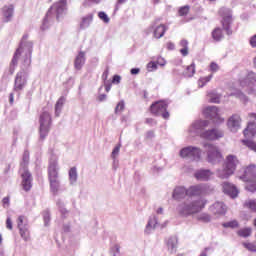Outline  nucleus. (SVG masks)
I'll return each mask as SVG.
<instances>
[{
	"instance_id": "f257e3e1",
	"label": "nucleus",
	"mask_w": 256,
	"mask_h": 256,
	"mask_svg": "<svg viewBox=\"0 0 256 256\" xmlns=\"http://www.w3.org/2000/svg\"><path fill=\"white\" fill-rule=\"evenodd\" d=\"M218 15L220 17V24L221 27H216L211 32V37L213 41L216 43H219L225 39V34H223V31H225L226 35L231 36L233 35V28L231 25L233 24V10L231 8L227 7H221L218 10Z\"/></svg>"
},
{
	"instance_id": "f03ea898",
	"label": "nucleus",
	"mask_w": 256,
	"mask_h": 256,
	"mask_svg": "<svg viewBox=\"0 0 256 256\" xmlns=\"http://www.w3.org/2000/svg\"><path fill=\"white\" fill-rule=\"evenodd\" d=\"M33 52L32 46H29L25 43H21L19 48L14 53L12 61L10 63V74L15 73V67L19 63L20 57H23L24 67H30L31 65V53Z\"/></svg>"
},
{
	"instance_id": "7ed1b4c3",
	"label": "nucleus",
	"mask_w": 256,
	"mask_h": 256,
	"mask_svg": "<svg viewBox=\"0 0 256 256\" xmlns=\"http://www.w3.org/2000/svg\"><path fill=\"white\" fill-rule=\"evenodd\" d=\"M205 205H207V200L205 199L187 200L178 206V213L182 217H189V215H195V213L203 211Z\"/></svg>"
},
{
	"instance_id": "20e7f679",
	"label": "nucleus",
	"mask_w": 256,
	"mask_h": 256,
	"mask_svg": "<svg viewBox=\"0 0 256 256\" xmlns=\"http://www.w3.org/2000/svg\"><path fill=\"white\" fill-rule=\"evenodd\" d=\"M241 162L239 158L233 154L226 156L225 161L223 163V168L218 171V176L220 179H229L231 175H234L235 171H237V166Z\"/></svg>"
},
{
	"instance_id": "39448f33",
	"label": "nucleus",
	"mask_w": 256,
	"mask_h": 256,
	"mask_svg": "<svg viewBox=\"0 0 256 256\" xmlns=\"http://www.w3.org/2000/svg\"><path fill=\"white\" fill-rule=\"evenodd\" d=\"M242 181H245L246 189L251 193L256 191V165L250 164L242 168V173L239 175Z\"/></svg>"
},
{
	"instance_id": "423d86ee",
	"label": "nucleus",
	"mask_w": 256,
	"mask_h": 256,
	"mask_svg": "<svg viewBox=\"0 0 256 256\" xmlns=\"http://www.w3.org/2000/svg\"><path fill=\"white\" fill-rule=\"evenodd\" d=\"M169 107V103L165 100L156 101L150 106V113L155 115L156 117H162L163 119H169V111L167 108Z\"/></svg>"
},
{
	"instance_id": "0eeeda50",
	"label": "nucleus",
	"mask_w": 256,
	"mask_h": 256,
	"mask_svg": "<svg viewBox=\"0 0 256 256\" xmlns=\"http://www.w3.org/2000/svg\"><path fill=\"white\" fill-rule=\"evenodd\" d=\"M48 181L52 193L59 191V171H57V162H52L48 167Z\"/></svg>"
},
{
	"instance_id": "6e6552de",
	"label": "nucleus",
	"mask_w": 256,
	"mask_h": 256,
	"mask_svg": "<svg viewBox=\"0 0 256 256\" xmlns=\"http://www.w3.org/2000/svg\"><path fill=\"white\" fill-rule=\"evenodd\" d=\"M51 121V114L47 111L42 112L39 118V133L41 139H45V137L49 135V131L51 129Z\"/></svg>"
},
{
	"instance_id": "1a4fd4ad",
	"label": "nucleus",
	"mask_w": 256,
	"mask_h": 256,
	"mask_svg": "<svg viewBox=\"0 0 256 256\" xmlns=\"http://www.w3.org/2000/svg\"><path fill=\"white\" fill-rule=\"evenodd\" d=\"M204 149L207 151V159L209 163H219L223 161V154L219 148L213 144H204Z\"/></svg>"
},
{
	"instance_id": "9d476101",
	"label": "nucleus",
	"mask_w": 256,
	"mask_h": 256,
	"mask_svg": "<svg viewBox=\"0 0 256 256\" xmlns=\"http://www.w3.org/2000/svg\"><path fill=\"white\" fill-rule=\"evenodd\" d=\"M180 157H182V159L199 161V159H201V150L197 147L188 146L180 150Z\"/></svg>"
},
{
	"instance_id": "9b49d317",
	"label": "nucleus",
	"mask_w": 256,
	"mask_h": 256,
	"mask_svg": "<svg viewBox=\"0 0 256 256\" xmlns=\"http://www.w3.org/2000/svg\"><path fill=\"white\" fill-rule=\"evenodd\" d=\"M203 115L206 119H211L213 123L219 124L225 121L224 118H221L219 115V108L217 106H208L203 110Z\"/></svg>"
},
{
	"instance_id": "f8f14e48",
	"label": "nucleus",
	"mask_w": 256,
	"mask_h": 256,
	"mask_svg": "<svg viewBox=\"0 0 256 256\" xmlns=\"http://www.w3.org/2000/svg\"><path fill=\"white\" fill-rule=\"evenodd\" d=\"M21 173V186L23 191L26 193H29L31 189L33 188V176L31 175V172H29L28 168H24L23 171H20Z\"/></svg>"
},
{
	"instance_id": "ddd939ff",
	"label": "nucleus",
	"mask_w": 256,
	"mask_h": 256,
	"mask_svg": "<svg viewBox=\"0 0 256 256\" xmlns=\"http://www.w3.org/2000/svg\"><path fill=\"white\" fill-rule=\"evenodd\" d=\"M159 19L154 20L151 29L153 30V37L155 39H161L165 35V32L169 29L165 24H157Z\"/></svg>"
},
{
	"instance_id": "4468645a",
	"label": "nucleus",
	"mask_w": 256,
	"mask_h": 256,
	"mask_svg": "<svg viewBox=\"0 0 256 256\" xmlns=\"http://www.w3.org/2000/svg\"><path fill=\"white\" fill-rule=\"evenodd\" d=\"M200 136L202 139H207L208 141H217V139H221V137H223V131L214 128L202 132Z\"/></svg>"
},
{
	"instance_id": "2eb2a0df",
	"label": "nucleus",
	"mask_w": 256,
	"mask_h": 256,
	"mask_svg": "<svg viewBox=\"0 0 256 256\" xmlns=\"http://www.w3.org/2000/svg\"><path fill=\"white\" fill-rule=\"evenodd\" d=\"M67 9V2L65 0H61L60 2L54 4L49 11L47 12L46 17H51L52 13H56V17L58 18L63 11Z\"/></svg>"
},
{
	"instance_id": "dca6fc26",
	"label": "nucleus",
	"mask_w": 256,
	"mask_h": 256,
	"mask_svg": "<svg viewBox=\"0 0 256 256\" xmlns=\"http://www.w3.org/2000/svg\"><path fill=\"white\" fill-rule=\"evenodd\" d=\"M27 85V79L25 78V72L20 71L16 74L14 82V91H23V87Z\"/></svg>"
},
{
	"instance_id": "f3484780",
	"label": "nucleus",
	"mask_w": 256,
	"mask_h": 256,
	"mask_svg": "<svg viewBox=\"0 0 256 256\" xmlns=\"http://www.w3.org/2000/svg\"><path fill=\"white\" fill-rule=\"evenodd\" d=\"M222 189L226 193V195H229L233 199H235V197L239 195V190L237 189V187L229 182H224L222 184Z\"/></svg>"
},
{
	"instance_id": "a211bd4d",
	"label": "nucleus",
	"mask_w": 256,
	"mask_h": 256,
	"mask_svg": "<svg viewBox=\"0 0 256 256\" xmlns=\"http://www.w3.org/2000/svg\"><path fill=\"white\" fill-rule=\"evenodd\" d=\"M185 197H188V190L183 186H177L172 193V198L175 199V201H181V199H185Z\"/></svg>"
},
{
	"instance_id": "6ab92c4d",
	"label": "nucleus",
	"mask_w": 256,
	"mask_h": 256,
	"mask_svg": "<svg viewBox=\"0 0 256 256\" xmlns=\"http://www.w3.org/2000/svg\"><path fill=\"white\" fill-rule=\"evenodd\" d=\"M210 211L213 215H225L227 207L223 202H216L210 207Z\"/></svg>"
},
{
	"instance_id": "aec40b11",
	"label": "nucleus",
	"mask_w": 256,
	"mask_h": 256,
	"mask_svg": "<svg viewBox=\"0 0 256 256\" xmlns=\"http://www.w3.org/2000/svg\"><path fill=\"white\" fill-rule=\"evenodd\" d=\"M243 135L246 139H251V137H255L256 135V123L248 122L247 127L243 131Z\"/></svg>"
},
{
	"instance_id": "412c9836",
	"label": "nucleus",
	"mask_w": 256,
	"mask_h": 256,
	"mask_svg": "<svg viewBox=\"0 0 256 256\" xmlns=\"http://www.w3.org/2000/svg\"><path fill=\"white\" fill-rule=\"evenodd\" d=\"M229 129H239L241 127V116L237 114H233L229 119L227 123Z\"/></svg>"
},
{
	"instance_id": "4be33fe9",
	"label": "nucleus",
	"mask_w": 256,
	"mask_h": 256,
	"mask_svg": "<svg viewBox=\"0 0 256 256\" xmlns=\"http://www.w3.org/2000/svg\"><path fill=\"white\" fill-rule=\"evenodd\" d=\"M178 243H179V240L177 239L176 236H171L170 238H168L166 241L168 251H170V253H177Z\"/></svg>"
},
{
	"instance_id": "5701e85b",
	"label": "nucleus",
	"mask_w": 256,
	"mask_h": 256,
	"mask_svg": "<svg viewBox=\"0 0 256 256\" xmlns=\"http://www.w3.org/2000/svg\"><path fill=\"white\" fill-rule=\"evenodd\" d=\"M188 197H199V195H203V187L202 186H192L187 189Z\"/></svg>"
},
{
	"instance_id": "b1692460",
	"label": "nucleus",
	"mask_w": 256,
	"mask_h": 256,
	"mask_svg": "<svg viewBox=\"0 0 256 256\" xmlns=\"http://www.w3.org/2000/svg\"><path fill=\"white\" fill-rule=\"evenodd\" d=\"M206 127H209L208 120H197L192 124V129H195L196 131H203Z\"/></svg>"
},
{
	"instance_id": "393cba45",
	"label": "nucleus",
	"mask_w": 256,
	"mask_h": 256,
	"mask_svg": "<svg viewBox=\"0 0 256 256\" xmlns=\"http://www.w3.org/2000/svg\"><path fill=\"white\" fill-rule=\"evenodd\" d=\"M13 11H14L13 5L4 6L2 8L3 16L5 17V20L7 22L11 21V18L13 17Z\"/></svg>"
},
{
	"instance_id": "a878e982",
	"label": "nucleus",
	"mask_w": 256,
	"mask_h": 256,
	"mask_svg": "<svg viewBox=\"0 0 256 256\" xmlns=\"http://www.w3.org/2000/svg\"><path fill=\"white\" fill-rule=\"evenodd\" d=\"M91 23H93V14H88L82 17V20L80 22V29H87V27H89Z\"/></svg>"
},
{
	"instance_id": "bb28decb",
	"label": "nucleus",
	"mask_w": 256,
	"mask_h": 256,
	"mask_svg": "<svg viewBox=\"0 0 256 256\" xmlns=\"http://www.w3.org/2000/svg\"><path fill=\"white\" fill-rule=\"evenodd\" d=\"M195 177H196V179H198V181H207V179H209V177H211V171L200 170L195 173Z\"/></svg>"
},
{
	"instance_id": "cd10ccee",
	"label": "nucleus",
	"mask_w": 256,
	"mask_h": 256,
	"mask_svg": "<svg viewBox=\"0 0 256 256\" xmlns=\"http://www.w3.org/2000/svg\"><path fill=\"white\" fill-rule=\"evenodd\" d=\"M83 65H85V52H79L75 59L74 66L76 69H81Z\"/></svg>"
},
{
	"instance_id": "c85d7f7f",
	"label": "nucleus",
	"mask_w": 256,
	"mask_h": 256,
	"mask_svg": "<svg viewBox=\"0 0 256 256\" xmlns=\"http://www.w3.org/2000/svg\"><path fill=\"white\" fill-rule=\"evenodd\" d=\"M253 233V229L251 227H244L237 231L238 237H243L244 239H247V237H251Z\"/></svg>"
},
{
	"instance_id": "c756f323",
	"label": "nucleus",
	"mask_w": 256,
	"mask_h": 256,
	"mask_svg": "<svg viewBox=\"0 0 256 256\" xmlns=\"http://www.w3.org/2000/svg\"><path fill=\"white\" fill-rule=\"evenodd\" d=\"M19 229V235L24 239V241H31V232L29 231V226H24Z\"/></svg>"
},
{
	"instance_id": "7c9ffc66",
	"label": "nucleus",
	"mask_w": 256,
	"mask_h": 256,
	"mask_svg": "<svg viewBox=\"0 0 256 256\" xmlns=\"http://www.w3.org/2000/svg\"><path fill=\"white\" fill-rule=\"evenodd\" d=\"M244 207L246 209H249L250 211H252L253 213H256V200H246L244 202Z\"/></svg>"
},
{
	"instance_id": "2f4dec72",
	"label": "nucleus",
	"mask_w": 256,
	"mask_h": 256,
	"mask_svg": "<svg viewBox=\"0 0 256 256\" xmlns=\"http://www.w3.org/2000/svg\"><path fill=\"white\" fill-rule=\"evenodd\" d=\"M69 180L70 183H76L77 182V168L76 167H72L69 170Z\"/></svg>"
},
{
	"instance_id": "473e14b6",
	"label": "nucleus",
	"mask_w": 256,
	"mask_h": 256,
	"mask_svg": "<svg viewBox=\"0 0 256 256\" xmlns=\"http://www.w3.org/2000/svg\"><path fill=\"white\" fill-rule=\"evenodd\" d=\"M184 75L186 77H193L195 75V63L187 66L186 70L184 71Z\"/></svg>"
},
{
	"instance_id": "72a5a7b5",
	"label": "nucleus",
	"mask_w": 256,
	"mask_h": 256,
	"mask_svg": "<svg viewBox=\"0 0 256 256\" xmlns=\"http://www.w3.org/2000/svg\"><path fill=\"white\" fill-rule=\"evenodd\" d=\"M222 226L226 229H238L239 222L237 220H232L230 222L223 223Z\"/></svg>"
},
{
	"instance_id": "f704fd0d",
	"label": "nucleus",
	"mask_w": 256,
	"mask_h": 256,
	"mask_svg": "<svg viewBox=\"0 0 256 256\" xmlns=\"http://www.w3.org/2000/svg\"><path fill=\"white\" fill-rule=\"evenodd\" d=\"M65 103V99L64 98H60L56 105H55V115L56 117H59V113H61V109L63 108V104Z\"/></svg>"
},
{
	"instance_id": "c9c22d12",
	"label": "nucleus",
	"mask_w": 256,
	"mask_h": 256,
	"mask_svg": "<svg viewBox=\"0 0 256 256\" xmlns=\"http://www.w3.org/2000/svg\"><path fill=\"white\" fill-rule=\"evenodd\" d=\"M189 11H191V7L189 5L182 6L178 10V15L180 17H185V16L189 15Z\"/></svg>"
},
{
	"instance_id": "e433bc0d",
	"label": "nucleus",
	"mask_w": 256,
	"mask_h": 256,
	"mask_svg": "<svg viewBox=\"0 0 256 256\" xmlns=\"http://www.w3.org/2000/svg\"><path fill=\"white\" fill-rule=\"evenodd\" d=\"M27 165H29V151H25L23 154V163L21 164L22 169H20V171L27 169Z\"/></svg>"
},
{
	"instance_id": "4c0bfd02",
	"label": "nucleus",
	"mask_w": 256,
	"mask_h": 256,
	"mask_svg": "<svg viewBox=\"0 0 256 256\" xmlns=\"http://www.w3.org/2000/svg\"><path fill=\"white\" fill-rule=\"evenodd\" d=\"M211 79H213V75H209V76L200 78L198 81L199 87H205V85H207V83H209V81H211Z\"/></svg>"
},
{
	"instance_id": "58836bf2",
	"label": "nucleus",
	"mask_w": 256,
	"mask_h": 256,
	"mask_svg": "<svg viewBox=\"0 0 256 256\" xmlns=\"http://www.w3.org/2000/svg\"><path fill=\"white\" fill-rule=\"evenodd\" d=\"M242 245L248 251L256 252V245L254 243L244 242Z\"/></svg>"
},
{
	"instance_id": "ea45409f",
	"label": "nucleus",
	"mask_w": 256,
	"mask_h": 256,
	"mask_svg": "<svg viewBox=\"0 0 256 256\" xmlns=\"http://www.w3.org/2000/svg\"><path fill=\"white\" fill-rule=\"evenodd\" d=\"M25 216H19L17 219V225H18V229H21L23 227H27V223H25Z\"/></svg>"
},
{
	"instance_id": "a19ab883",
	"label": "nucleus",
	"mask_w": 256,
	"mask_h": 256,
	"mask_svg": "<svg viewBox=\"0 0 256 256\" xmlns=\"http://www.w3.org/2000/svg\"><path fill=\"white\" fill-rule=\"evenodd\" d=\"M199 221H202L203 223H209V221H211V216L209 214H201L198 217Z\"/></svg>"
},
{
	"instance_id": "79ce46f5",
	"label": "nucleus",
	"mask_w": 256,
	"mask_h": 256,
	"mask_svg": "<svg viewBox=\"0 0 256 256\" xmlns=\"http://www.w3.org/2000/svg\"><path fill=\"white\" fill-rule=\"evenodd\" d=\"M98 17L99 19H101V21H103L104 23H109L110 18L109 16H107V14L105 12H99L98 13Z\"/></svg>"
},
{
	"instance_id": "37998d69",
	"label": "nucleus",
	"mask_w": 256,
	"mask_h": 256,
	"mask_svg": "<svg viewBox=\"0 0 256 256\" xmlns=\"http://www.w3.org/2000/svg\"><path fill=\"white\" fill-rule=\"evenodd\" d=\"M147 71H149V72L157 71V64H156V62H153V61L149 62L147 64Z\"/></svg>"
},
{
	"instance_id": "c03bdc74",
	"label": "nucleus",
	"mask_w": 256,
	"mask_h": 256,
	"mask_svg": "<svg viewBox=\"0 0 256 256\" xmlns=\"http://www.w3.org/2000/svg\"><path fill=\"white\" fill-rule=\"evenodd\" d=\"M125 109V103L123 101L119 102L115 108V113H121Z\"/></svg>"
},
{
	"instance_id": "a18cd8bd",
	"label": "nucleus",
	"mask_w": 256,
	"mask_h": 256,
	"mask_svg": "<svg viewBox=\"0 0 256 256\" xmlns=\"http://www.w3.org/2000/svg\"><path fill=\"white\" fill-rule=\"evenodd\" d=\"M210 71H212L213 73H217V71H219V64L211 62Z\"/></svg>"
},
{
	"instance_id": "49530a36",
	"label": "nucleus",
	"mask_w": 256,
	"mask_h": 256,
	"mask_svg": "<svg viewBox=\"0 0 256 256\" xmlns=\"http://www.w3.org/2000/svg\"><path fill=\"white\" fill-rule=\"evenodd\" d=\"M121 149V145H117L113 151H112V158L115 159V157H117V155H119V151Z\"/></svg>"
},
{
	"instance_id": "de8ad7c7",
	"label": "nucleus",
	"mask_w": 256,
	"mask_h": 256,
	"mask_svg": "<svg viewBox=\"0 0 256 256\" xmlns=\"http://www.w3.org/2000/svg\"><path fill=\"white\" fill-rule=\"evenodd\" d=\"M6 228L9 229V231H13V221H11V218L6 219Z\"/></svg>"
},
{
	"instance_id": "09e8293b",
	"label": "nucleus",
	"mask_w": 256,
	"mask_h": 256,
	"mask_svg": "<svg viewBox=\"0 0 256 256\" xmlns=\"http://www.w3.org/2000/svg\"><path fill=\"white\" fill-rule=\"evenodd\" d=\"M179 45L182 49H189V42L187 40H181Z\"/></svg>"
},
{
	"instance_id": "8fccbe9b",
	"label": "nucleus",
	"mask_w": 256,
	"mask_h": 256,
	"mask_svg": "<svg viewBox=\"0 0 256 256\" xmlns=\"http://www.w3.org/2000/svg\"><path fill=\"white\" fill-rule=\"evenodd\" d=\"M112 83L119 85V83H121V76L114 75L112 79Z\"/></svg>"
},
{
	"instance_id": "3c124183",
	"label": "nucleus",
	"mask_w": 256,
	"mask_h": 256,
	"mask_svg": "<svg viewBox=\"0 0 256 256\" xmlns=\"http://www.w3.org/2000/svg\"><path fill=\"white\" fill-rule=\"evenodd\" d=\"M180 53L183 57H187L189 55V48H181Z\"/></svg>"
},
{
	"instance_id": "603ef678",
	"label": "nucleus",
	"mask_w": 256,
	"mask_h": 256,
	"mask_svg": "<svg viewBox=\"0 0 256 256\" xmlns=\"http://www.w3.org/2000/svg\"><path fill=\"white\" fill-rule=\"evenodd\" d=\"M250 45L251 47H256V34L250 38Z\"/></svg>"
},
{
	"instance_id": "864d4df0",
	"label": "nucleus",
	"mask_w": 256,
	"mask_h": 256,
	"mask_svg": "<svg viewBox=\"0 0 256 256\" xmlns=\"http://www.w3.org/2000/svg\"><path fill=\"white\" fill-rule=\"evenodd\" d=\"M166 48L168 49V51H173V49H175V44L173 42H168L166 44Z\"/></svg>"
},
{
	"instance_id": "5fc2aeb1",
	"label": "nucleus",
	"mask_w": 256,
	"mask_h": 256,
	"mask_svg": "<svg viewBox=\"0 0 256 256\" xmlns=\"http://www.w3.org/2000/svg\"><path fill=\"white\" fill-rule=\"evenodd\" d=\"M9 201H10L9 197L3 198V200H2L3 206L9 207Z\"/></svg>"
},
{
	"instance_id": "6e6d98bb",
	"label": "nucleus",
	"mask_w": 256,
	"mask_h": 256,
	"mask_svg": "<svg viewBox=\"0 0 256 256\" xmlns=\"http://www.w3.org/2000/svg\"><path fill=\"white\" fill-rule=\"evenodd\" d=\"M139 71H140L139 68H132L130 73L131 75H139Z\"/></svg>"
},
{
	"instance_id": "4d7b16f0",
	"label": "nucleus",
	"mask_w": 256,
	"mask_h": 256,
	"mask_svg": "<svg viewBox=\"0 0 256 256\" xmlns=\"http://www.w3.org/2000/svg\"><path fill=\"white\" fill-rule=\"evenodd\" d=\"M101 0H86L85 2H84V5H89V3H99Z\"/></svg>"
},
{
	"instance_id": "13d9d810",
	"label": "nucleus",
	"mask_w": 256,
	"mask_h": 256,
	"mask_svg": "<svg viewBox=\"0 0 256 256\" xmlns=\"http://www.w3.org/2000/svg\"><path fill=\"white\" fill-rule=\"evenodd\" d=\"M248 117H249V119H252L253 121H256V113H249Z\"/></svg>"
},
{
	"instance_id": "bf43d9fd",
	"label": "nucleus",
	"mask_w": 256,
	"mask_h": 256,
	"mask_svg": "<svg viewBox=\"0 0 256 256\" xmlns=\"http://www.w3.org/2000/svg\"><path fill=\"white\" fill-rule=\"evenodd\" d=\"M152 137H155V133L153 131H149L147 133V139H152Z\"/></svg>"
},
{
	"instance_id": "052dcab7",
	"label": "nucleus",
	"mask_w": 256,
	"mask_h": 256,
	"mask_svg": "<svg viewBox=\"0 0 256 256\" xmlns=\"http://www.w3.org/2000/svg\"><path fill=\"white\" fill-rule=\"evenodd\" d=\"M105 99H107V95L101 94V95L99 96V101H105Z\"/></svg>"
},
{
	"instance_id": "680f3d73",
	"label": "nucleus",
	"mask_w": 256,
	"mask_h": 256,
	"mask_svg": "<svg viewBox=\"0 0 256 256\" xmlns=\"http://www.w3.org/2000/svg\"><path fill=\"white\" fill-rule=\"evenodd\" d=\"M210 103H219V97L211 98Z\"/></svg>"
},
{
	"instance_id": "e2e57ef3",
	"label": "nucleus",
	"mask_w": 256,
	"mask_h": 256,
	"mask_svg": "<svg viewBox=\"0 0 256 256\" xmlns=\"http://www.w3.org/2000/svg\"><path fill=\"white\" fill-rule=\"evenodd\" d=\"M9 101H10L11 105H13V101H14V95H13V93H11V94L9 95Z\"/></svg>"
},
{
	"instance_id": "0e129e2a",
	"label": "nucleus",
	"mask_w": 256,
	"mask_h": 256,
	"mask_svg": "<svg viewBox=\"0 0 256 256\" xmlns=\"http://www.w3.org/2000/svg\"><path fill=\"white\" fill-rule=\"evenodd\" d=\"M127 0H117V5H123Z\"/></svg>"
},
{
	"instance_id": "69168bd1",
	"label": "nucleus",
	"mask_w": 256,
	"mask_h": 256,
	"mask_svg": "<svg viewBox=\"0 0 256 256\" xmlns=\"http://www.w3.org/2000/svg\"><path fill=\"white\" fill-rule=\"evenodd\" d=\"M105 89H106V92L109 93V91H111V85H107V86L105 87Z\"/></svg>"
},
{
	"instance_id": "338daca9",
	"label": "nucleus",
	"mask_w": 256,
	"mask_h": 256,
	"mask_svg": "<svg viewBox=\"0 0 256 256\" xmlns=\"http://www.w3.org/2000/svg\"><path fill=\"white\" fill-rule=\"evenodd\" d=\"M157 213L158 215H161L163 213V208H158Z\"/></svg>"
},
{
	"instance_id": "774afa93",
	"label": "nucleus",
	"mask_w": 256,
	"mask_h": 256,
	"mask_svg": "<svg viewBox=\"0 0 256 256\" xmlns=\"http://www.w3.org/2000/svg\"><path fill=\"white\" fill-rule=\"evenodd\" d=\"M114 249H115L116 253H119V245H115Z\"/></svg>"
}]
</instances>
